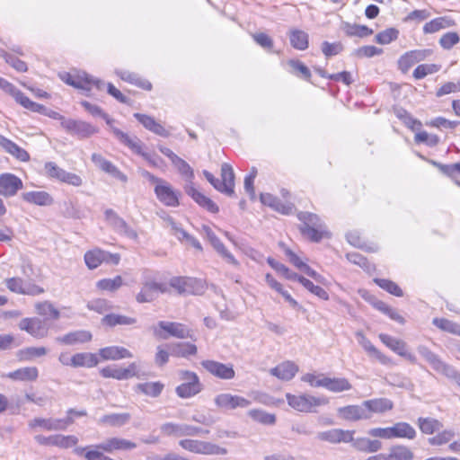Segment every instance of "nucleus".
Here are the masks:
<instances>
[{
  "label": "nucleus",
  "mask_w": 460,
  "mask_h": 460,
  "mask_svg": "<svg viewBox=\"0 0 460 460\" xmlns=\"http://www.w3.org/2000/svg\"><path fill=\"white\" fill-rule=\"evenodd\" d=\"M298 218L303 222V226L300 228L302 234L311 241L319 242L323 238L330 236L326 226L317 215L301 212L298 215Z\"/></svg>",
  "instance_id": "obj_1"
},
{
  "label": "nucleus",
  "mask_w": 460,
  "mask_h": 460,
  "mask_svg": "<svg viewBox=\"0 0 460 460\" xmlns=\"http://www.w3.org/2000/svg\"><path fill=\"white\" fill-rule=\"evenodd\" d=\"M179 446L190 453L206 456H226L228 450L217 444L199 440L184 438L179 441Z\"/></svg>",
  "instance_id": "obj_2"
},
{
  "label": "nucleus",
  "mask_w": 460,
  "mask_h": 460,
  "mask_svg": "<svg viewBox=\"0 0 460 460\" xmlns=\"http://www.w3.org/2000/svg\"><path fill=\"white\" fill-rule=\"evenodd\" d=\"M161 433L167 437H198L209 433L208 429L187 423L165 422L160 426Z\"/></svg>",
  "instance_id": "obj_3"
},
{
  "label": "nucleus",
  "mask_w": 460,
  "mask_h": 460,
  "mask_svg": "<svg viewBox=\"0 0 460 460\" xmlns=\"http://www.w3.org/2000/svg\"><path fill=\"white\" fill-rule=\"evenodd\" d=\"M286 398L290 407L301 412H310L314 408L328 403L326 398L315 397L310 394L295 395L287 394Z\"/></svg>",
  "instance_id": "obj_4"
},
{
  "label": "nucleus",
  "mask_w": 460,
  "mask_h": 460,
  "mask_svg": "<svg viewBox=\"0 0 460 460\" xmlns=\"http://www.w3.org/2000/svg\"><path fill=\"white\" fill-rule=\"evenodd\" d=\"M180 378L182 384L175 389L177 395L181 398H190L198 394L202 390V385L196 373L187 370L180 371Z\"/></svg>",
  "instance_id": "obj_5"
},
{
  "label": "nucleus",
  "mask_w": 460,
  "mask_h": 460,
  "mask_svg": "<svg viewBox=\"0 0 460 460\" xmlns=\"http://www.w3.org/2000/svg\"><path fill=\"white\" fill-rule=\"evenodd\" d=\"M60 78L67 84L84 91H90L93 86L98 90L102 89L104 82L95 79L85 72H78L75 75L64 73Z\"/></svg>",
  "instance_id": "obj_6"
},
{
  "label": "nucleus",
  "mask_w": 460,
  "mask_h": 460,
  "mask_svg": "<svg viewBox=\"0 0 460 460\" xmlns=\"http://www.w3.org/2000/svg\"><path fill=\"white\" fill-rule=\"evenodd\" d=\"M62 128L78 138H87L98 132V128L88 122L60 117Z\"/></svg>",
  "instance_id": "obj_7"
},
{
  "label": "nucleus",
  "mask_w": 460,
  "mask_h": 460,
  "mask_svg": "<svg viewBox=\"0 0 460 460\" xmlns=\"http://www.w3.org/2000/svg\"><path fill=\"white\" fill-rule=\"evenodd\" d=\"M74 418L67 416L65 419L41 418L37 417L28 422V426L31 429L40 428L47 431L66 430L68 426L74 423Z\"/></svg>",
  "instance_id": "obj_8"
},
{
  "label": "nucleus",
  "mask_w": 460,
  "mask_h": 460,
  "mask_svg": "<svg viewBox=\"0 0 460 460\" xmlns=\"http://www.w3.org/2000/svg\"><path fill=\"white\" fill-rule=\"evenodd\" d=\"M45 172L49 178L72 186L78 187L83 183V180L79 175L65 171L53 162L45 164Z\"/></svg>",
  "instance_id": "obj_9"
},
{
  "label": "nucleus",
  "mask_w": 460,
  "mask_h": 460,
  "mask_svg": "<svg viewBox=\"0 0 460 460\" xmlns=\"http://www.w3.org/2000/svg\"><path fill=\"white\" fill-rule=\"evenodd\" d=\"M378 338L386 347H388L391 350H393L399 356L404 358L411 364L417 363L416 356L412 352L408 350L407 343L404 341L394 338L385 333H380L378 335Z\"/></svg>",
  "instance_id": "obj_10"
},
{
  "label": "nucleus",
  "mask_w": 460,
  "mask_h": 460,
  "mask_svg": "<svg viewBox=\"0 0 460 460\" xmlns=\"http://www.w3.org/2000/svg\"><path fill=\"white\" fill-rule=\"evenodd\" d=\"M22 331L26 332L35 339H43L49 335V326L44 320L38 317H27L18 324Z\"/></svg>",
  "instance_id": "obj_11"
},
{
  "label": "nucleus",
  "mask_w": 460,
  "mask_h": 460,
  "mask_svg": "<svg viewBox=\"0 0 460 460\" xmlns=\"http://www.w3.org/2000/svg\"><path fill=\"white\" fill-rule=\"evenodd\" d=\"M104 215L106 221L114 229V231L129 239L137 240L138 235L137 231L131 228L113 209H106Z\"/></svg>",
  "instance_id": "obj_12"
},
{
  "label": "nucleus",
  "mask_w": 460,
  "mask_h": 460,
  "mask_svg": "<svg viewBox=\"0 0 460 460\" xmlns=\"http://www.w3.org/2000/svg\"><path fill=\"white\" fill-rule=\"evenodd\" d=\"M4 282L7 288L13 293L28 296H38L44 293V289L40 286L31 282H26L21 278H9Z\"/></svg>",
  "instance_id": "obj_13"
},
{
  "label": "nucleus",
  "mask_w": 460,
  "mask_h": 460,
  "mask_svg": "<svg viewBox=\"0 0 460 460\" xmlns=\"http://www.w3.org/2000/svg\"><path fill=\"white\" fill-rule=\"evenodd\" d=\"M214 402L217 408L225 411L247 408L251 405V402L248 399L227 393L217 394L214 399Z\"/></svg>",
  "instance_id": "obj_14"
},
{
  "label": "nucleus",
  "mask_w": 460,
  "mask_h": 460,
  "mask_svg": "<svg viewBox=\"0 0 460 460\" xmlns=\"http://www.w3.org/2000/svg\"><path fill=\"white\" fill-rule=\"evenodd\" d=\"M166 292H168V288L165 284L147 280L142 284L141 290L136 296V300L140 304L150 303L157 297L158 293Z\"/></svg>",
  "instance_id": "obj_15"
},
{
  "label": "nucleus",
  "mask_w": 460,
  "mask_h": 460,
  "mask_svg": "<svg viewBox=\"0 0 460 460\" xmlns=\"http://www.w3.org/2000/svg\"><path fill=\"white\" fill-rule=\"evenodd\" d=\"M356 337L358 344L364 349L368 357L376 358L385 366H393L394 364L393 359L376 349L362 332H357Z\"/></svg>",
  "instance_id": "obj_16"
},
{
  "label": "nucleus",
  "mask_w": 460,
  "mask_h": 460,
  "mask_svg": "<svg viewBox=\"0 0 460 460\" xmlns=\"http://www.w3.org/2000/svg\"><path fill=\"white\" fill-rule=\"evenodd\" d=\"M202 367L211 375L225 380L233 379L235 376L232 364H224L215 360H204Z\"/></svg>",
  "instance_id": "obj_17"
},
{
  "label": "nucleus",
  "mask_w": 460,
  "mask_h": 460,
  "mask_svg": "<svg viewBox=\"0 0 460 460\" xmlns=\"http://www.w3.org/2000/svg\"><path fill=\"white\" fill-rule=\"evenodd\" d=\"M23 183L16 175L4 172L0 174V195L4 197H13L18 190H22Z\"/></svg>",
  "instance_id": "obj_18"
},
{
  "label": "nucleus",
  "mask_w": 460,
  "mask_h": 460,
  "mask_svg": "<svg viewBox=\"0 0 460 460\" xmlns=\"http://www.w3.org/2000/svg\"><path fill=\"white\" fill-rule=\"evenodd\" d=\"M137 447L135 442L118 437L109 438L102 443L95 445L97 449H102L106 453H113L117 450H132Z\"/></svg>",
  "instance_id": "obj_19"
},
{
  "label": "nucleus",
  "mask_w": 460,
  "mask_h": 460,
  "mask_svg": "<svg viewBox=\"0 0 460 460\" xmlns=\"http://www.w3.org/2000/svg\"><path fill=\"white\" fill-rule=\"evenodd\" d=\"M432 51L430 49H415L403 54L398 60V66L402 72L406 73L416 63L426 59Z\"/></svg>",
  "instance_id": "obj_20"
},
{
  "label": "nucleus",
  "mask_w": 460,
  "mask_h": 460,
  "mask_svg": "<svg viewBox=\"0 0 460 460\" xmlns=\"http://www.w3.org/2000/svg\"><path fill=\"white\" fill-rule=\"evenodd\" d=\"M338 415L340 418L349 421L369 420V411L364 405V402L360 405H348L339 408Z\"/></svg>",
  "instance_id": "obj_21"
},
{
  "label": "nucleus",
  "mask_w": 460,
  "mask_h": 460,
  "mask_svg": "<svg viewBox=\"0 0 460 460\" xmlns=\"http://www.w3.org/2000/svg\"><path fill=\"white\" fill-rule=\"evenodd\" d=\"M155 193L165 206L177 207L179 205L178 192L165 181L155 187Z\"/></svg>",
  "instance_id": "obj_22"
},
{
  "label": "nucleus",
  "mask_w": 460,
  "mask_h": 460,
  "mask_svg": "<svg viewBox=\"0 0 460 460\" xmlns=\"http://www.w3.org/2000/svg\"><path fill=\"white\" fill-rule=\"evenodd\" d=\"M91 159L92 162L102 171L112 175L122 182H126L128 181L127 175L119 171V168L111 162L106 160L102 155L94 153L92 155Z\"/></svg>",
  "instance_id": "obj_23"
},
{
  "label": "nucleus",
  "mask_w": 460,
  "mask_h": 460,
  "mask_svg": "<svg viewBox=\"0 0 460 460\" xmlns=\"http://www.w3.org/2000/svg\"><path fill=\"white\" fill-rule=\"evenodd\" d=\"M354 431L343 430L341 429H332L330 430L319 432L317 438L330 443H348L353 440Z\"/></svg>",
  "instance_id": "obj_24"
},
{
  "label": "nucleus",
  "mask_w": 460,
  "mask_h": 460,
  "mask_svg": "<svg viewBox=\"0 0 460 460\" xmlns=\"http://www.w3.org/2000/svg\"><path fill=\"white\" fill-rule=\"evenodd\" d=\"M184 190L189 196H190L199 206L206 208L208 211L211 213L218 212V207L216 205V203L199 192L194 187L193 182H190V184H185Z\"/></svg>",
  "instance_id": "obj_25"
},
{
  "label": "nucleus",
  "mask_w": 460,
  "mask_h": 460,
  "mask_svg": "<svg viewBox=\"0 0 460 460\" xmlns=\"http://www.w3.org/2000/svg\"><path fill=\"white\" fill-rule=\"evenodd\" d=\"M92 338L93 335L89 331L77 330L58 337L56 338V341L58 343L72 346L79 343L88 342L92 340Z\"/></svg>",
  "instance_id": "obj_26"
},
{
  "label": "nucleus",
  "mask_w": 460,
  "mask_h": 460,
  "mask_svg": "<svg viewBox=\"0 0 460 460\" xmlns=\"http://www.w3.org/2000/svg\"><path fill=\"white\" fill-rule=\"evenodd\" d=\"M364 405L369 411V420L373 413L384 414L394 408V402L385 397L375 398L364 401Z\"/></svg>",
  "instance_id": "obj_27"
},
{
  "label": "nucleus",
  "mask_w": 460,
  "mask_h": 460,
  "mask_svg": "<svg viewBox=\"0 0 460 460\" xmlns=\"http://www.w3.org/2000/svg\"><path fill=\"white\" fill-rule=\"evenodd\" d=\"M111 131L120 143L127 146L132 152L137 155L142 154L144 145L137 137H130L127 133L122 132L119 128L111 126Z\"/></svg>",
  "instance_id": "obj_28"
},
{
  "label": "nucleus",
  "mask_w": 460,
  "mask_h": 460,
  "mask_svg": "<svg viewBox=\"0 0 460 460\" xmlns=\"http://www.w3.org/2000/svg\"><path fill=\"white\" fill-rule=\"evenodd\" d=\"M298 371V367L291 361L283 362L270 369V374L283 381L291 380Z\"/></svg>",
  "instance_id": "obj_29"
},
{
  "label": "nucleus",
  "mask_w": 460,
  "mask_h": 460,
  "mask_svg": "<svg viewBox=\"0 0 460 460\" xmlns=\"http://www.w3.org/2000/svg\"><path fill=\"white\" fill-rule=\"evenodd\" d=\"M261 201L262 204L267 205L284 215L291 214L294 208L291 203H283L277 197L270 193H261Z\"/></svg>",
  "instance_id": "obj_30"
},
{
  "label": "nucleus",
  "mask_w": 460,
  "mask_h": 460,
  "mask_svg": "<svg viewBox=\"0 0 460 460\" xmlns=\"http://www.w3.org/2000/svg\"><path fill=\"white\" fill-rule=\"evenodd\" d=\"M99 355L103 360H118L133 357L128 349L119 346L102 348L99 350Z\"/></svg>",
  "instance_id": "obj_31"
},
{
  "label": "nucleus",
  "mask_w": 460,
  "mask_h": 460,
  "mask_svg": "<svg viewBox=\"0 0 460 460\" xmlns=\"http://www.w3.org/2000/svg\"><path fill=\"white\" fill-rule=\"evenodd\" d=\"M158 326L162 330L165 331L170 336H173L178 339L191 338L190 330L180 323L161 321L158 323Z\"/></svg>",
  "instance_id": "obj_32"
},
{
  "label": "nucleus",
  "mask_w": 460,
  "mask_h": 460,
  "mask_svg": "<svg viewBox=\"0 0 460 460\" xmlns=\"http://www.w3.org/2000/svg\"><path fill=\"white\" fill-rule=\"evenodd\" d=\"M134 117L148 130L153 133L161 136V137H168L169 132L162 126L159 122H157L153 117H150L146 114L135 113Z\"/></svg>",
  "instance_id": "obj_33"
},
{
  "label": "nucleus",
  "mask_w": 460,
  "mask_h": 460,
  "mask_svg": "<svg viewBox=\"0 0 460 460\" xmlns=\"http://www.w3.org/2000/svg\"><path fill=\"white\" fill-rule=\"evenodd\" d=\"M0 146L10 155L16 157L22 162H27L30 159V155L26 150L17 146L13 141L7 139L4 136L0 135Z\"/></svg>",
  "instance_id": "obj_34"
},
{
  "label": "nucleus",
  "mask_w": 460,
  "mask_h": 460,
  "mask_svg": "<svg viewBox=\"0 0 460 460\" xmlns=\"http://www.w3.org/2000/svg\"><path fill=\"white\" fill-rule=\"evenodd\" d=\"M392 439L393 438H407L414 439L416 438L415 429L407 422L401 421L395 423L391 427Z\"/></svg>",
  "instance_id": "obj_35"
},
{
  "label": "nucleus",
  "mask_w": 460,
  "mask_h": 460,
  "mask_svg": "<svg viewBox=\"0 0 460 460\" xmlns=\"http://www.w3.org/2000/svg\"><path fill=\"white\" fill-rule=\"evenodd\" d=\"M355 449L367 453H375L382 448V443L377 439H369L367 438H358L350 441Z\"/></svg>",
  "instance_id": "obj_36"
},
{
  "label": "nucleus",
  "mask_w": 460,
  "mask_h": 460,
  "mask_svg": "<svg viewBox=\"0 0 460 460\" xmlns=\"http://www.w3.org/2000/svg\"><path fill=\"white\" fill-rule=\"evenodd\" d=\"M99 359L96 354L90 352L76 353L72 356L73 367H93L97 366Z\"/></svg>",
  "instance_id": "obj_37"
},
{
  "label": "nucleus",
  "mask_w": 460,
  "mask_h": 460,
  "mask_svg": "<svg viewBox=\"0 0 460 460\" xmlns=\"http://www.w3.org/2000/svg\"><path fill=\"white\" fill-rule=\"evenodd\" d=\"M38 376L39 371L35 367H22L5 375L6 377L16 381H34Z\"/></svg>",
  "instance_id": "obj_38"
},
{
  "label": "nucleus",
  "mask_w": 460,
  "mask_h": 460,
  "mask_svg": "<svg viewBox=\"0 0 460 460\" xmlns=\"http://www.w3.org/2000/svg\"><path fill=\"white\" fill-rule=\"evenodd\" d=\"M22 199L39 206H49L53 203L52 197L46 191H29L22 194Z\"/></svg>",
  "instance_id": "obj_39"
},
{
  "label": "nucleus",
  "mask_w": 460,
  "mask_h": 460,
  "mask_svg": "<svg viewBox=\"0 0 460 460\" xmlns=\"http://www.w3.org/2000/svg\"><path fill=\"white\" fill-rule=\"evenodd\" d=\"M131 415L128 412L111 413L103 415L99 423L108 424L111 427H122L129 422Z\"/></svg>",
  "instance_id": "obj_40"
},
{
  "label": "nucleus",
  "mask_w": 460,
  "mask_h": 460,
  "mask_svg": "<svg viewBox=\"0 0 460 460\" xmlns=\"http://www.w3.org/2000/svg\"><path fill=\"white\" fill-rule=\"evenodd\" d=\"M221 182L226 185V190H224V193L228 196L234 195V173L233 167L229 164L224 163L221 165Z\"/></svg>",
  "instance_id": "obj_41"
},
{
  "label": "nucleus",
  "mask_w": 460,
  "mask_h": 460,
  "mask_svg": "<svg viewBox=\"0 0 460 460\" xmlns=\"http://www.w3.org/2000/svg\"><path fill=\"white\" fill-rule=\"evenodd\" d=\"M164 384L159 381L146 382L137 384L135 387V390L137 392L144 394L145 395L155 398L161 394V393L164 390Z\"/></svg>",
  "instance_id": "obj_42"
},
{
  "label": "nucleus",
  "mask_w": 460,
  "mask_h": 460,
  "mask_svg": "<svg viewBox=\"0 0 460 460\" xmlns=\"http://www.w3.org/2000/svg\"><path fill=\"white\" fill-rule=\"evenodd\" d=\"M106 256L105 251L93 249L84 254V261L90 270H94L106 261Z\"/></svg>",
  "instance_id": "obj_43"
},
{
  "label": "nucleus",
  "mask_w": 460,
  "mask_h": 460,
  "mask_svg": "<svg viewBox=\"0 0 460 460\" xmlns=\"http://www.w3.org/2000/svg\"><path fill=\"white\" fill-rule=\"evenodd\" d=\"M417 424L420 431L427 435H431L443 428V424L438 420L429 417H420Z\"/></svg>",
  "instance_id": "obj_44"
},
{
  "label": "nucleus",
  "mask_w": 460,
  "mask_h": 460,
  "mask_svg": "<svg viewBox=\"0 0 460 460\" xmlns=\"http://www.w3.org/2000/svg\"><path fill=\"white\" fill-rule=\"evenodd\" d=\"M352 388L349 381L344 377L331 378L327 376L325 389L332 393H341Z\"/></svg>",
  "instance_id": "obj_45"
},
{
  "label": "nucleus",
  "mask_w": 460,
  "mask_h": 460,
  "mask_svg": "<svg viewBox=\"0 0 460 460\" xmlns=\"http://www.w3.org/2000/svg\"><path fill=\"white\" fill-rule=\"evenodd\" d=\"M247 415L255 422L262 425H274L276 423L275 414L269 413L263 410L253 409L247 411Z\"/></svg>",
  "instance_id": "obj_46"
},
{
  "label": "nucleus",
  "mask_w": 460,
  "mask_h": 460,
  "mask_svg": "<svg viewBox=\"0 0 460 460\" xmlns=\"http://www.w3.org/2000/svg\"><path fill=\"white\" fill-rule=\"evenodd\" d=\"M103 324H106L110 327H114L116 325H131L137 323V320L132 317H128L122 314H106L102 320Z\"/></svg>",
  "instance_id": "obj_47"
},
{
  "label": "nucleus",
  "mask_w": 460,
  "mask_h": 460,
  "mask_svg": "<svg viewBox=\"0 0 460 460\" xmlns=\"http://www.w3.org/2000/svg\"><path fill=\"white\" fill-rule=\"evenodd\" d=\"M118 75L124 81L139 86L145 90H151L152 84L149 81L140 78L137 74L129 71H119Z\"/></svg>",
  "instance_id": "obj_48"
},
{
  "label": "nucleus",
  "mask_w": 460,
  "mask_h": 460,
  "mask_svg": "<svg viewBox=\"0 0 460 460\" xmlns=\"http://www.w3.org/2000/svg\"><path fill=\"white\" fill-rule=\"evenodd\" d=\"M454 25V22L447 17H438L429 22L423 27L425 33H434L441 29L448 28Z\"/></svg>",
  "instance_id": "obj_49"
},
{
  "label": "nucleus",
  "mask_w": 460,
  "mask_h": 460,
  "mask_svg": "<svg viewBox=\"0 0 460 460\" xmlns=\"http://www.w3.org/2000/svg\"><path fill=\"white\" fill-rule=\"evenodd\" d=\"M214 249L221 255V257L229 264L234 267L239 266L238 261L234 256L225 247L217 236H215L209 241Z\"/></svg>",
  "instance_id": "obj_50"
},
{
  "label": "nucleus",
  "mask_w": 460,
  "mask_h": 460,
  "mask_svg": "<svg viewBox=\"0 0 460 460\" xmlns=\"http://www.w3.org/2000/svg\"><path fill=\"white\" fill-rule=\"evenodd\" d=\"M13 98L19 104L27 110L34 112L45 113L46 108L43 105L32 102L20 90L15 93Z\"/></svg>",
  "instance_id": "obj_51"
},
{
  "label": "nucleus",
  "mask_w": 460,
  "mask_h": 460,
  "mask_svg": "<svg viewBox=\"0 0 460 460\" xmlns=\"http://www.w3.org/2000/svg\"><path fill=\"white\" fill-rule=\"evenodd\" d=\"M170 353L176 357H187L197 353V347L191 343H175L169 346Z\"/></svg>",
  "instance_id": "obj_52"
},
{
  "label": "nucleus",
  "mask_w": 460,
  "mask_h": 460,
  "mask_svg": "<svg viewBox=\"0 0 460 460\" xmlns=\"http://www.w3.org/2000/svg\"><path fill=\"white\" fill-rule=\"evenodd\" d=\"M389 460H412L413 453L405 446L397 445L390 448L388 453Z\"/></svg>",
  "instance_id": "obj_53"
},
{
  "label": "nucleus",
  "mask_w": 460,
  "mask_h": 460,
  "mask_svg": "<svg viewBox=\"0 0 460 460\" xmlns=\"http://www.w3.org/2000/svg\"><path fill=\"white\" fill-rule=\"evenodd\" d=\"M35 312L40 316L50 315L53 319L58 320L60 317L59 311L54 307L49 301H42L35 304Z\"/></svg>",
  "instance_id": "obj_54"
},
{
  "label": "nucleus",
  "mask_w": 460,
  "mask_h": 460,
  "mask_svg": "<svg viewBox=\"0 0 460 460\" xmlns=\"http://www.w3.org/2000/svg\"><path fill=\"white\" fill-rule=\"evenodd\" d=\"M194 279L186 277L172 278L170 286L176 289L179 294H186L191 292V287Z\"/></svg>",
  "instance_id": "obj_55"
},
{
  "label": "nucleus",
  "mask_w": 460,
  "mask_h": 460,
  "mask_svg": "<svg viewBox=\"0 0 460 460\" xmlns=\"http://www.w3.org/2000/svg\"><path fill=\"white\" fill-rule=\"evenodd\" d=\"M291 45L299 50H305L308 48V35L303 31L295 30L290 33Z\"/></svg>",
  "instance_id": "obj_56"
},
{
  "label": "nucleus",
  "mask_w": 460,
  "mask_h": 460,
  "mask_svg": "<svg viewBox=\"0 0 460 460\" xmlns=\"http://www.w3.org/2000/svg\"><path fill=\"white\" fill-rule=\"evenodd\" d=\"M343 31L348 36L366 37L373 33V30L366 25L344 23Z\"/></svg>",
  "instance_id": "obj_57"
},
{
  "label": "nucleus",
  "mask_w": 460,
  "mask_h": 460,
  "mask_svg": "<svg viewBox=\"0 0 460 460\" xmlns=\"http://www.w3.org/2000/svg\"><path fill=\"white\" fill-rule=\"evenodd\" d=\"M296 281H298L300 284H302L303 287H305L308 291H310L311 293H313L319 298L323 299V300L329 299L328 293L323 288H321L319 286H315L312 281L305 279V277L299 276L297 278Z\"/></svg>",
  "instance_id": "obj_58"
},
{
  "label": "nucleus",
  "mask_w": 460,
  "mask_h": 460,
  "mask_svg": "<svg viewBox=\"0 0 460 460\" xmlns=\"http://www.w3.org/2000/svg\"><path fill=\"white\" fill-rule=\"evenodd\" d=\"M48 349L45 347H28L19 352L20 358L25 361H31L34 358L45 356Z\"/></svg>",
  "instance_id": "obj_59"
},
{
  "label": "nucleus",
  "mask_w": 460,
  "mask_h": 460,
  "mask_svg": "<svg viewBox=\"0 0 460 460\" xmlns=\"http://www.w3.org/2000/svg\"><path fill=\"white\" fill-rule=\"evenodd\" d=\"M123 285V279L120 276H116L113 279H103L97 282L98 288L106 291H116Z\"/></svg>",
  "instance_id": "obj_60"
},
{
  "label": "nucleus",
  "mask_w": 460,
  "mask_h": 460,
  "mask_svg": "<svg viewBox=\"0 0 460 460\" xmlns=\"http://www.w3.org/2000/svg\"><path fill=\"white\" fill-rule=\"evenodd\" d=\"M419 354L435 370L442 361L438 355L432 352L428 347L424 345H419L417 348Z\"/></svg>",
  "instance_id": "obj_61"
},
{
  "label": "nucleus",
  "mask_w": 460,
  "mask_h": 460,
  "mask_svg": "<svg viewBox=\"0 0 460 460\" xmlns=\"http://www.w3.org/2000/svg\"><path fill=\"white\" fill-rule=\"evenodd\" d=\"M398 35L399 31L397 29L388 28L377 33L375 37V40L378 44L386 45L397 40Z\"/></svg>",
  "instance_id": "obj_62"
},
{
  "label": "nucleus",
  "mask_w": 460,
  "mask_h": 460,
  "mask_svg": "<svg viewBox=\"0 0 460 460\" xmlns=\"http://www.w3.org/2000/svg\"><path fill=\"white\" fill-rule=\"evenodd\" d=\"M78 443V438L73 435H54V446L62 449H66L75 446Z\"/></svg>",
  "instance_id": "obj_63"
},
{
  "label": "nucleus",
  "mask_w": 460,
  "mask_h": 460,
  "mask_svg": "<svg viewBox=\"0 0 460 460\" xmlns=\"http://www.w3.org/2000/svg\"><path fill=\"white\" fill-rule=\"evenodd\" d=\"M456 433L453 429H445L438 432L436 436L428 439L429 443L432 446H443L451 441Z\"/></svg>",
  "instance_id": "obj_64"
}]
</instances>
